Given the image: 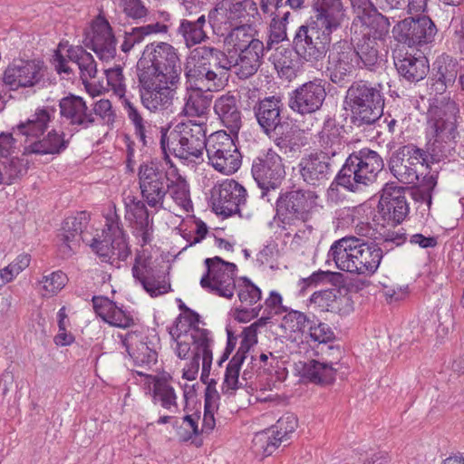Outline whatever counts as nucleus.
<instances>
[{
  "mask_svg": "<svg viewBox=\"0 0 464 464\" xmlns=\"http://www.w3.org/2000/svg\"><path fill=\"white\" fill-rule=\"evenodd\" d=\"M427 114L433 133V140L427 144V152L432 163L440 162L451 154L458 143L459 108L455 101L442 96L432 100Z\"/></svg>",
  "mask_w": 464,
  "mask_h": 464,
  "instance_id": "f257e3e1",
  "label": "nucleus"
},
{
  "mask_svg": "<svg viewBox=\"0 0 464 464\" xmlns=\"http://www.w3.org/2000/svg\"><path fill=\"white\" fill-rule=\"evenodd\" d=\"M44 63L41 60L14 59L5 70L3 82L12 91L31 88L44 79Z\"/></svg>",
  "mask_w": 464,
  "mask_h": 464,
  "instance_id": "f3484780",
  "label": "nucleus"
},
{
  "mask_svg": "<svg viewBox=\"0 0 464 464\" xmlns=\"http://www.w3.org/2000/svg\"><path fill=\"white\" fill-rule=\"evenodd\" d=\"M51 121V114L47 109H37L34 114L32 115L24 122H20L16 125L17 130L20 134L26 136L27 139L32 137L39 140L48 127Z\"/></svg>",
  "mask_w": 464,
  "mask_h": 464,
  "instance_id": "37998d69",
  "label": "nucleus"
},
{
  "mask_svg": "<svg viewBox=\"0 0 464 464\" xmlns=\"http://www.w3.org/2000/svg\"><path fill=\"white\" fill-rule=\"evenodd\" d=\"M90 220V215L86 211L77 213L75 217H69L64 219L62 227V233L58 235L60 241V250L64 256H72L76 246L80 245L84 229L87 227Z\"/></svg>",
  "mask_w": 464,
  "mask_h": 464,
  "instance_id": "7c9ffc66",
  "label": "nucleus"
},
{
  "mask_svg": "<svg viewBox=\"0 0 464 464\" xmlns=\"http://www.w3.org/2000/svg\"><path fill=\"white\" fill-rule=\"evenodd\" d=\"M177 127L180 130H174L170 131L169 135L167 134V131L161 133L160 147L165 160H169L167 151L181 160L201 157L208 143L203 126L190 122Z\"/></svg>",
  "mask_w": 464,
  "mask_h": 464,
  "instance_id": "39448f33",
  "label": "nucleus"
},
{
  "mask_svg": "<svg viewBox=\"0 0 464 464\" xmlns=\"http://www.w3.org/2000/svg\"><path fill=\"white\" fill-rule=\"evenodd\" d=\"M430 161L431 162L427 150L408 144L392 152L388 160V167L399 181L404 184H416L424 174V170L430 169Z\"/></svg>",
  "mask_w": 464,
  "mask_h": 464,
  "instance_id": "423d86ee",
  "label": "nucleus"
},
{
  "mask_svg": "<svg viewBox=\"0 0 464 464\" xmlns=\"http://www.w3.org/2000/svg\"><path fill=\"white\" fill-rule=\"evenodd\" d=\"M92 115L99 116L104 122L112 123L115 119V113L112 111L111 102L107 99H102L93 104Z\"/></svg>",
  "mask_w": 464,
  "mask_h": 464,
  "instance_id": "338daca9",
  "label": "nucleus"
},
{
  "mask_svg": "<svg viewBox=\"0 0 464 464\" xmlns=\"http://www.w3.org/2000/svg\"><path fill=\"white\" fill-rule=\"evenodd\" d=\"M241 284L237 285V296L242 304L252 305L261 299V290L248 277L240 278Z\"/></svg>",
  "mask_w": 464,
  "mask_h": 464,
  "instance_id": "6e6d98bb",
  "label": "nucleus"
},
{
  "mask_svg": "<svg viewBox=\"0 0 464 464\" xmlns=\"http://www.w3.org/2000/svg\"><path fill=\"white\" fill-rule=\"evenodd\" d=\"M266 135L273 140L279 151L287 158L295 157L305 144L300 130L287 121H284Z\"/></svg>",
  "mask_w": 464,
  "mask_h": 464,
  "instance_id": "2f4dec72",
  "label": "nucleus"
},
{
  "mask_svg": "<svg viewBox=\"0 0 464 464\" xmlns=\"http://www.w3.org/2000/svg\"><path fill=\"white\" fill-rule=\"evenodd\" d=\"M316 198L314 191L301 188L281 192L276 201L278 220L288 226L309 221Z\"/></svg>",
  "mask_w": 464,
  "mask_h": 464,
  "instance_id": "6e6552de",
  "label": "nucleus"
},
{
  "mask_svg": "<svg viewBox=\"0 0 464 464\" xmlns=\"http://www.w3.org/2000/svg\"><path fill=\"white\" fill-rule=\"evenodd\" d=\"M314 16L310 24L333 34L345 20V8L342 0H314L312 3Z\"/></svg>",
  "mask_w": 464,
  "mask_h": 464,
  "instance_id": "a878e982",
  "label": "nucleus"
},
{
  "mask_svg": "<svg viewBox=\"0 0 464 464\" xmlns=\"http://www.w3.org/2000/svg\"><path fill=\"white\" fill-rule=\"evenodd\" d=\"M343 289L345 293L342 294V289H340V294L335 295V300L331 307L332 313L340 315H347L353 311V301L351 295L347 294V289L344 287Z\"/></svg>",
  "mask_w": 464,
  "mask_h": 464,
  "instance_id": "69168bd1",
  "label": "nucleus"
},
{
  "mask_svg": "<svg viewBox=\"0 0 464 464\" xmlns=\"http://www.w3.org/2000/svg\"><path fill=\"white\" fill-rule=\"evenodd\" d=\"M139 92L142 105L151 112L168 109L173 100L174 91L169 80H154L146 75H138Z\"/></svg>",
  "mask_w": 464,
  "mask_h": 464,
  "instance_id": "4be33fe9",
  "label": "nucleus"
},
{
  "mask_svg": "<svg viewBox=\"0 0 464 464\" xmlns=\"http://www.w3.org/2000/svg\"><path fill=\"white\" fill-rule=\"evenodd\" d=\"M117 39L109 21L99 14L92 24V37L85 46L93 51L102 61L113 59L116 55Z\"/></svg>",
  "mask_w": 464,
  "mask_h": 464,
  "instance_id": "bb28decb",
  "label": "nucleus"
},
{
  "mask_svg": "<svg viewBox=\"0 0 464 464\" xmlns=\"http://www.w3.org/2000/svg\"><path fill=\"white\" fill-rule=\"evenodd\" d=\"M258 32L255 24L230 26V31L225 42L236 51L258 40Z\"/></svg>",
  "mask_w": 464,
  "mask_h": 464,
  "instance_id": "a18cd8bd",
  "label": "nucleus"
},
{
  "mask_svg": "<svg viewBox=\"0 0 464 464\" xmlns=\"http://www.w3.org/2000/svg\"><path fill=\"white\" fill-rule=\"evenodd\" d=\"M355 162L353 158H346L341 169L337 172L334 182L350 192L362 191L366 187L371 186V182L361 170H356L357 166H353Z\"/></svg>",
  "mask_w": 464,
  "mask_h": 464,
  "instance_id": "e433bc0d",
  "label": "nucleus"
},
{
  "mask_svg": "<svg viewBox=\"0 0 464 464\" xmlns=\"http://www.w3.org/2000/svg\"><path fill=\"white\" fill-rule=\"evenodd\" d=\"M145 36L141 32L140 26L131 27L130 31H124V39L121 45V50L127 53L135 44L141 43Z\"/></svg>",
  "mask_w": 464,
  "mask_h": 464,
  "instance_id": "774afa93",
  "label": "nucleus"
},
{
  "mask_svg": "<svg viewBox=\"0 0 464 464\" xmlns=\"http://www.w3.org/2000/svg\"><path fill=\"white\" fill-rule=\"evenodd\" d=\"M25 156L23 154L22 157H8L5 160H1L4 167L3 174L7 179V184H12L14 180L26 175L29 169V160L24 158Z\"/></svg>",
  "mask_w": 464,
  "mask_h": 464,
  "instance_id": "09e8293b",
  "label": "nucleus"
},
{
  "mask_svg": "<svg viewBox=\"0 0 464 464\" xmlns=\"http://www.w3.org/2000/svg\"><path fill=\"white\" fill-rule=\"evenodd\" d=\"M336 266L349 273L373 275L383 257V248L374 241L346 237L335 241L330 250Z\"/></svg>",
  "mask_w": 464,
  "mask_h": 464,
  "instance_id": "f03ea898",
  "label": "nucleus"
},
{
  "mask_svg": "<svg viewBox=\"0 0 464 464\" xmlns=\"http://www.w3.org/2000/svg\"><path fill=\"white\" fill-rule=\"evenodd\" d=\"M336 294H340V289L329 288L314 292L310 297V303L322 311L332 312L331 307L335 300Z\"/></svg>",
  "mask_w": 464,
  "mask_h": 464,
  "instance_id": "052dcab7",
  "label": "nucleus"
},
{
  "mask_svg": "<svg viewBox=\"0 0 464 464\" xmlns=\"http://www.w3.org/2000/svg\"><path fill=\"white\" fill-rule=\"evenodd\" d=\"M138 181L142 199L149 207L163 208L168 192L174 186L167 171L156 161L142 162L138 169Z\"/></svg>",
  "mask_w": 464,
  "mask_h": 464,
  "instance_id": "1a4fd4ad",
  "label": "nucleus"
},
{
  "mask_svg": "<svg viewBox=\"0 0 464 464\" xmlns=\"http://www.w3.org/2000/svg\"><path fill=\"white\" fill-rule=\"evenodd\" d=\"M204 264L207 271L200 279L201 287L218 296L231 299L237 287V266L219 256L206 258Z\"/></svg>",
  "mask_w": 464,
  "mask_h": 464,
  "instance_id": "f8f14e48",
  "label": "nucleus"
},
{
  "mask_svg": "<svg viewBox=\"0 0 464 464\" xmlns=\"http://www.w3.org/2000/svg\"><path fill=\"white\" fill-rule=\"evenodd\" d=\"M190 335L193 341L194 353H198L201 357L213 356L211 345L214 341L208 329L195 327Z\"/></svg>",
  "mask_w": 464,
  "mask_h": 464,
  "instance_id": "864d4df0",
  "label": "nucleus"
},
{
  "mask_svg": "<svg viewBox=\"0 0 464 464\" xmlns=\"http://www.w3.org/2000/svg\"><path fill=\"white\" fill-rule=\"evenodd\" d=\"M392 33L399 44L420 48L435 41L438 28L429 15L417 14L399 21Z\"/></svg>",
  "mask_w": 464,
  "mask_h": 464,
  "instance_id": "9b49d317",
  "label": "nucleus"
},
{
  "mask_svg": "<svg viewBox=\"0 0 464 464\" xmlns=\"http://www.w3.org/2000/svg\"><path fill=\"white\" fill-rule=\"evenodd\" d=\"M252 176L261 189V198L268 197L285 179V170L282 158L272 149L257 156L252 163ZM270 202L271 198H267Z\"/></svg>",
  "mask_w": 464,
  "mask_h": 464,
  "instance_id": "4468645a",
  "label": "nucleus"
},
{
  "mask_svg": "<svg viewBox=\"0 0 464 464\" xmlns=\"http://www.w3.org/2000/svg\"><path fill=\"white\" fill-rule=\"evenodd\" d=\"M206 151L210 163L219 172L232 174L241 166V154L235 140L224 130L208 137Z\"/></svg>",
  "mask_w": 464,
  "mask_h": 464,
  "instance_id": "ddd939ff",
  "label": "nucleus"
},
{
  "mask_svg": "<svg viewBox=\"0 0 464 464\" xmlns=\"http://www.w3.org/2000/svg\"><path fill=\"white\" fill-rule=\"evenodd\" d=\"M354 48L358 57V67L372 71L379 60L377 40L362 34Z\"/></svg>",
  "mask_w": 464,
  "mask_h": 464,
  "instance_id": "c03bdc74",
  "label": "nucleus"
},
{
  "mask_svg": "<svg viewBox=\"0 0 464 464\" xmlns=\"http://www.w3.org/2000/svg\"><path fill=\"white\" fill-rule=\"evenodd\" d=\"M353 13L360 22H367L375 12L378 11L377 6L372 0H350Z\"/></svg>",
  "mask_w": 464,
  "mask_h": 464,
  "instance_id": "0e129e2a",
  "label": "nucleus"
},
{
  "mask_svg": "<svg viewBox=\"0 0 464 464\" xmlns=\"http://www.w3.org/2000/svg\"><path fill=\"white\" fill-rule=\"evenodd\" d=\"M128 336H130V334L122 339V343L137 365L144 366L157 362L158 353L155 350L150 348L147 343L140 342L136 350L130 353L127 343Z\"/></svg>",
  "mask_w": 464,
  "mask_h": 464,
  "instance_id": "603ef678",
  "label": "nucleus"
},
{
  "mask_svg": "<svg viewBox=\"0 0 464 464\" xmlns=\"http://www.w3.org/2000/svg\"><path fill=\"white\" fill-rule=\"evenodd\" d=\"M362 25H366L367 32H363L362 34L369 36L374 40H384L385 36L389 32L390 22L389 19L379 13L375 12L367 22H362Z\"/></svg>",
  "mask_w": 464,
  "mask_h": 464,
  "instance_id": "3c124183",
  "label": "nucleus"
},
{
  "mask_svg": "<svg viewBox=\"0 0 464 464\" xmlns=\"http://www.w3.org/2000/svg\"><path fill=\"white\" fill-rule=\"evenodd\" d=\"M207 24L204 14L196 20L182 19L178 33L182 35L188 47L198 44L208 38L205 26Z\"/></svg>",
  "mask_w": 464,
  "mask_h": 464,
  "instance_id": "a19ab883",
  "label": "nucleus"
},
{
  "mask_svg": "<svg viewBox=\"0 0 464 464\" xmlns=\"http://www.w3.org/2000/svg\"><path fill=\"white\" fill-rule=\"evenodd\" d=\"M321 139L324 150L320 151L329 152V156L333 159L340 151L343 145L339 128L334 121H327L324 123Z\"/></svg>",
  "mask_w": 464,
  "mask_h": 464,
  "instance_id": "de8ad7c7",
  "label": "nucleus"
},
{
  "mask_svg": "<svg viewBox=\"0 0 464 464\" xmlns=\"http://www.w3.org/2000/svg\"><path fill=\"white\" fill-rule=\"evenodd\" d=\"M59 108L61 118L68 121L70 125L89 129L96 123V117L81 96L69 93L59 101Z\"/></svg>",
  "mask_w": 464,
  "mask_h": 464,
  "instance_id": "cd10ccee",
  "label": "nucleus"
},
{
  "mask_svg": "<svg viewBox=\"0 0 464 464\" xmlns=\"http://www.w3.org/2000/svg\"><path fill=\"white\" fill-rule=\"evenodd\" d=\"M152 397L154 403L160 401L164 409H169L172 405L177 406L174 388L168 384L166 380L157 376L153 377Z\"/></svg>",
  "mask_w": 464,
  "mask_h": 464,
  "instance_id": "8fccbe9b",
  "label": "nucleus"
},
{
  "mask_svg": "<svg viewBox=\"0 0 464 464\" xmlns=\"http://www.w3.org/2000/svg\"><path fill=\"white\" fill-rule=\"evenodd\" d=\"M66 282L67 276L62 271H55L49 276H44L40 284H43L44 290L49 295H53L64 287Z\"/></svg>",
  "mask_w": 464,
  "mask_h": 464,
  "instance_id": "680f3d73",
  "label": "nucleus"
},
{
  "mask_svg": "<svg viewBox=\"0 0 464 464\" xmlns=\"http://www.w3.org/2000/svg\"><path fill=\"white\" fill-rule=\"evenodd\" d=\"M214 111L222 124L234 135H237L242 126V113L234 95L226 94L214 102Z\"/></svg>",
  "mask_w": 464,
  "mask_h": 464,
  "instance_id": "72a5a7b5",
  "label": "nucleus"
},
{
  "mask_svg": "<svg viewBox=\"0 0 464 464\" xmlns=\"http://www.w3.org/2000/svg\"><path fill=\"white\" fill-rule=\"evenodd\" d=\"M265 49L266 46L258 39L235 51L238 55L237 58L232 56V65L238 67L237 74L240 79H247L258 71L263 63Z\"/></svg>",
  "mask_w": 464,
  "mask_h": 464,
  "instance_id": "c756f323",
  "label": "nucleus"
},
{
  "mask_svg": "<svg viewBox=\"0 0 464 464\" xmlns=\"http://www.w3.org/2000/svg\"><path fill=\"white\" fill-rule=\"evenodd\" d=\"M312 321L315 324L306 334L312 341L327 343L334 339V333L327 324L321 322L314 314H312Z\"/></svg>",
  "mask_w": 464,
  "mask_h": 464,
  "instance_id": "4d7b16f0",
  "label": "nucleus"
},
{
  "mask_svg": "<svg viewBox=\"0 0 464 464\" xmlns=\"http://www.w3.org/2000/svg\"><path fill=\"white\" fill-rule=\"evenodd\" d=\"M182 314H179L175 322L173 328L169 331V334L171 337H174L177 332V338H180V336L184 334H186L188 331H194L195 327H199L200 315L194 310H191L188 314H186L184 319L188 322V326L183 329V324H181Z\"/></svg>",
  "mask_w": 464,
  "mask_h": 464,
  "instance_id": "bf43d9fd",
  "label": "nucleus"
},
{
  "mask_svg": "<svg viewBox=\"0 0 464 464\" xmlns=\"http://www.w3.org/2000/svg\"><path fill=\"white\" fill-rule=\"evenodd\" d=\"M298 425V420L293 413L283 415L276 424L269 430L257 432L253 444L256 450H261L266 457L270 456L282 442L287 441L288 435L293 433Z\"/></svg>",
  "mask_w": 464,
  "mask_h": 464,
  "instance_id": "5701e85b",
  "label": "nucleus"
},
{
  "mask_svg": "<svg viewBox=\"0 0 464 464\" xmlns=\"http://www.w3.org/2000/svg\"><path fill=\"white\" fill-rule=\"evenodd\" d=\"M230 26L255 24L259 16L257 5L253 0H230Z\"/></svg>",
  "mask_w": 464,
  "mask_h": 464,
  "instance_id": "79ce46f5",
  "label": "nucleus"
},
{
  "mask_svg": "<svg viewBox=\"0 0 464 464\" xmlns=\"http://www.w3.org/2000/svg\"><path fill=\"white\" fill-rule=\"evenodd\" d=\"M246 188L234 179H226L211 190V204L216 214L224 218L241 214V207L246 203Z\"/></svg>",
  "mask_w": 464,
  "mask_h": 464,
  "instance_id": "dca6fc26",
  "label": "nucleus"
},
{
  "mask_svg": "<svg viewBox=\"0 0 464 464\" xmlns=\"http://www.w3.org/2000/svg\"><path fill=\"white\" fill-rule=\"evenodd\" d=\"M302 57L293 49L285 48L275 55V67L281 78H295L300 70Z\"/></svg>",
  "mask_w": 464,
  "mask_h": 464,
  "instance_id": "ea45409f",
  "label": "nucleus"
},
{
  "mask_svg": "<svg viewBox=\"0 0 464 464\" xmlns=\"http://www.w3.org/2000/svg\"><path fill=\"white\" fill-rule=\"evenodd\" d=\"M336 362H322L312 359L304 363L302 377L318 385H329L334 382L338 369Z\"/></svg>",
  "mask_w": 464,
  "mask_h": 464,
  "instance_id": "58836bf2",
  "label": "nucleus"
},
{
  "mask_svg": "<svg viewBox=\"0 0 464 464\" xmlns=\"http://www.w3.org/2000/svg\"><path fill=\"white\" fill-rule=\"evenodd\" d=\"M284 104L280 97L268 96L254 106L256 121L264 133L270 134L274 129L282 124L281 113Z\"/></svg>",
  "mask_w": 464,
  "mask_h": 464,
  "instance_id": "473e14b6",
  "label": "nucleus"
},
{
  "mask_svg": "<svg viewBox=\"0 0 464 464\" xmlns=\"http://www.w3.org/2000/svg\"><path fill=\"white\" fill-rule=\"evenodd\" d=\"M138 75H146L154 80H169L171 86L179 82L182 72L177 50L165 42L151 43L145 46L137 63Z\"/></svg>",
  "mask_w": 464,
  "mask_h": 464,
  "instance_id": "20e7f679",
  "label": "nucleus"
},
{
  "mask_svg": "<svg viewBox=\"0 0 464 464\" xmlns=\"http://www.w3.org/2000/svg\"><path fill=\"white\" fill-rule=\"evenodd\" d=\"M290 15L289 10H278L276 16L272 18L269 25V35L266 49L270 50L274 44H279L287 39L286 24Z\"/></svg>",
  "mask_w": 464,
  "mask_h": 464,
  "instance_id": "49530a36",
  "label": "nucleus"
},
{
  "mask_svg": "<svg viewBox=\"0 0 464 464\" xmlns=\"http://www.w3.org/2000/svg\"><path fill=\"white\" fill-rule=\"evenodd\" d=\"M409 192L408 187H399L393 183L385 184L378 204V212L383 221L395 226L405 219L410 211L406 198Z\"/></svg>",
  "mask_w": 464,
  "mask_h": 464,
  "instance_id": "aec40b11",
  "label": "nucleus"
},
{
  "mask_svg": "<svg viewBox=\"0 0 464 464\" xmlns=\"http://www.w3.org/2000/svg\"><path fill=\"white\" fill-rule=\"evenodd\" d=\"M140 259V255H137L135 257V264L132 266L133 277L141 284L144 290L152 297L168 293L170 290V284L166 282L164 279L160 280V277L157 278L154 275L153 269L147 266L146 261L142 264V268L144 269V271H142L139 267Z\"/></svg>",
  "mask_w": 464,
  "mask_h": 464,
  "instance_id": "4c0bfd02",
  "label": "nucleus"
},
{
  "mask_svg": "<svg viewBox=\"0 0 464 464\" xmlns=\"http://www.w3.org/2000/svg\"><path fill=\"white\" fill-rule=\"evenodd\" d=\"M392 58L401 82L417 83L424 80L430 72L426 56L416 55L402 49H394Z\"/></svg>",
  "mask_w": 464,
  "mask_h": 464,
  "instance_id": "b1692460",
  "label": "nucleus"
},
{
  "mask_svg": "<svg viewBox=\"0 0 464 464\" xmlns=\"http://www.w3.org/2000/svg\"><path fill=\"white\" fill-rule=\"evenodd\" d=\"M298 171L303 181L311 187L324 186L334 170V161L329 152H312L301 158Z\"/></svg>",
  "mask_w": 464,
  "mask_h": 464,
  "instance_id": "412c9836",
  "label": "nucleus"
},
{
  "mask_svg": "<svg viewBox=\"0 0 464 464\" xmlns=\"http://www.w3.org/2000/svg\"><path fill=\"white\" fill-rule=\"evenodd\" d=\"M331 43L332 34L316 25L305 24L296 30L292 46L304 61L317 68L323 66Z\"/></svg>",
  "mask_w": 464,
  "mask_h": 464,
  "instance_id": "0eeeda50",
  "label": "nucleus"
},
{
  "mask_svg": "<svg viewBox=\"0 0 464 464\" xmlns=\"http://www.w3.org/2000/svg\"><path fill=\"white\" fill-rule=\"evenodd\" d=\"M327 54V70L331 82L343 86L345 78L358 67V57L353 44L347 40H340L330 46Z\"/></svg>",
  "mask_w": 464,
  "mask_h": 464,
  "instance_id": "6ab92c4d",
  "label": "nucleus"
},
{
  "mask_svg": "<svg viewBox=\"0 0 464 464\" xmlns=\"http://www.w3.org/2000/svg\"><path fill=\"white\" fill-rule=\"evenodd\" d=\"M230 0L218 1L208 15V23L212 28L228 25L230 28Z\"/></svg>",
  "mask_w": 464,
  "mask_h": 464,
  "instance_id": "5fc2aeb1",
  "label": "nucleus"
},
{
  "mask_svg": "<svg viewBox=\"0 0 464 464\" xmlns=\"http://www.w3.org/2000/svg\"><path fill=\"white\" fill-rule=\"evenodd\" d=\"M344 102L351 111L352 122L355 126L374 124L383 112L382 87L380 83L355 81L347 89Z\"/></svg>",
  "mask_w": 464,
  "mask_h": 464,
  "instance_id": "7ed1b4c3",
  "label": "nucleus"
},
{
  "mask_svg": "<svg viewBox=\"0 0 464 464\" xmlns=\"http://www.w3.org/2000/svg\"><path fill=\"white\" fill-rule=\"evenodd\" d=\"M64 137V132L59 133L55 130H52L43 139L35 140L24 145V155L60 154L67 149L70 142Z\"/></svg>",
  "mask_w": 464,
  "mask_h": 464,
  "instance_id": "f704fd0d",
  "label": "nucleus"
},
{
  "mask_svg": "<svg viewBox=\"0 0 464 464\" xmlns=\"http://www.w3.org/2000/svg\"><path fill=\"white\" fill-rule=\"evenodd\" d=\"M143 199L132 198L126 204L127 218L131 223L134 235L141 238L140 246L150 244L153 240V218H150L149 210Z\"/></svg>",
  "mask_w": 464,
  "mask_h": 464,
  "instance_id": "c85d7f7f",
  "label": "nucleus"
},
{
  "mask_svg": "<svg viewBox=\"0 0 464 464\" xmlns=\"http://www.w3.org/2000/svg\"><path fill=\"white\" fill-rule=\"evenodd\" d=\"M348 158H353L357 166L356 170H361L372 185L378 174L382 170L384 162L382 156L375 150L369 148H362L351 153Z\"/></svg>",
  "mask_w": 464,
  "mask_h": 464,
  "instance_id": "c9c22d12",
  "label": "nucleus"
},
{
  "mask_svg": "<svg viewBox=\"0 0 464 464\" xmlns=\"http://www.w3.org/2000/svg\"><path fill=\"white\" fill-rule=\"evenodd\" d=\"M325 84L324 80L318 78L303 83L289 93V108L301 115L319 111L326 98Z\"/></svg>",
  "mask_w": 464,
  "mask_h": 464,
  "instance_id": "a211bd4d",
  "label": "nucleus"
},
{
  "mask_svg": "<svg viewBox=\"0 0 464 464\" xmlns=\"http://www.w3.org/2000/svg\"><path fill=\"white\" fill-rule=\"evenodd\" d=\"M197 62L192 69L185 67V75L188 80L196 77L200 80L215 82L218 75L229 71L232 65V56L228 57L223 51L209 46L198 47L194 50Z\"/></svg>",
  "mask_w": 464,
  "mask_h": 464,
  "instance_id": "2eb2a0df",
  "label": "nucleus"
},
{
  "mask_svg": "<svg viewBox=\"0 0 464 464\" xmlns=\"http://www.w3.org/2000/svg\"><path fill=\"white\" fill-rule=\"evenodd\" d=\"M198 419L199 415L198 413L192 415L187 414L182 418V422L187 423L190 427V431L183 428L182 424H179L178 420L173 422V428L176 429L177 434L181 441H188L193 436L200 434L198 425Z\"/></svg>",
  "mask_w": 464,
  "mask_h": 464,
  "instance_id": "13d9d810",
  "label": "nucleus"
},
{
  "mask_svg": "<svg viewBox=\"0 0 464 464\" xmlns=\"http://www.w3.org/2000/svg\"><path fill=\"white\" fill-rule=\"evenodd\" d=\"M461 65L457 58L442 53L432 63L431 75L429 77V89L435 95H442L449 87L454 85Z\"/></svg>",
  "mask_w": 464,
  "mask_h": 464,
  "instance_id": "393cba45",
  "label": "nucleus"
},
{
  "mask_svg": "<svg viewBox=\"0 0 464 464\" xmlns=\"http://www.w3.org/2000/svg\"><path fill=\"white\" fill-rule=\"evenodd\" d=\"M101 237H93L91 247L103 262L113 265L116 261L127 260L131 251L127 241V235L120 227L115 213L113 217L106 218L105 228L102 229Z\"/></svg>",
  "mask_w": 464,
  "mask_h": 464,
  "instance_id": "9d476101",
  "label": "nucleus"
},
{
  "mask_svg": "<svg viewBox=\"0 0 464 464\" xmlns=\"http://www.w3.org/2000/svg\"><path fill=\"white\" fill-rule=\"evenodd\" d=\"M105 323L119 328H129L134 324V320L130 313L122 310L115 304Z\"/></svg>",
  "mask_w": 464,
  "mask_h": 464,
  "instance_id": "e2e57ef3",
  "label": "nucleus"
}]
</instances>
